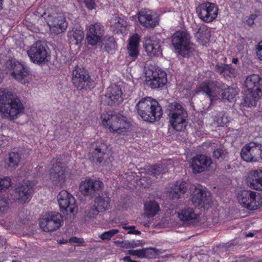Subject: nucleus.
<instances>
[{
    "label": "nucleus",
    "instance_id": "nucleus-1",
    "mask_svg": "<svg viewBox=\"0 0 262 262\" xmlns=\"http://www.w3.org/2000/svg\"><path fill=\"white\" fill-rule=\"evenodd\" d=\"M23 110V105L16 95L10 91H3L0 89V112L3 117L14 119Z\"/></svg>",
    "mask_w": 262,
    "mask_h": 262
},
{
    "label": "nucleus",
    "instance_id": "nucleus-2",
    "mask_svg": "<svg viewBox=\"0 0 262 262\" xmlns=\"http://www.w3.org/2000/svg\"><path fill=\"white\" fill-rule=\"evenodd\" d=\"M138 113L145 121L154 122L159 120L163 114L158 102L151 97L141 99L136 105Z\"/></svg>",
    "mask_w": 262,
    "mask_h": 262
},
{
    "label": "nucleus",
    "instance_id": "nucleus-3",
    "mask_svg": "<svg viewBox=\"0 0 262 262\" xmlns=\"http://www.w3.org/2000/svg\"><path fill=\"white\" fill-rule=\"evenodd\" d=\"M101 118L103 126L113 133L124 135L130 127L127 118L120 114L104 112L101 114Z\"/></svg>",
    "mask_w": 262,
    "mask_h": 262
},
{
    "label": "nucleus",
    "instance_id": "nucleus-4",
    "mask_svg": "<svg viewBox=\"0 0 262 262\" xmlns=\"http://www.w3.org/2000/svg\"><path fill=\"white\" fill-rule=\"evenodd\" d=\"M169 122L174 129L182 131L186 126L187 111L179 103H172L168 107Z\"/></svg>",
    "mask_w": 262,
    "mask_h": 262
},
{
    "label": "nucleus",
    "instance_id": "nucleus-5",
    "mask_svg": "<svg viewBox=\"0 0 262 262\" xmlns=\"http://www.w3.org/2000/svg\"><path fill=\"white\" fill-rule=\"evenodd\" d=\"M27 54L31 61L39 64L47 62L50 57L48 47L41 41L33 43L27 51Z\"/></svg>",
    "mask_w": 262,
    "mask_h": 262
},
{
    "label": "nucleus",
    "instance_id": "nucleus-6",
    "mask_svg": "<svg viewBox=\"0 0 262 262\" xmlns=\"http://www.w3.org/2000/svg\"><path fill=\"white\" fill-rule=\"evenodd\" d=\"M237 200L240 204L249 210H255L262 205V197L257 192L251 190H244L238 193Z\"/></svg>",
    "mask_w": 262,
    "mask_h": 262
},
{
    "label": "nucleus",
    "instance_id": "nucleus-7",
    "mask_svg": "<svg viewBox=\"0 0 262 262\" xmlns=\"http://www.w3.org/2000/svg\"><path fill=\"white\" fill-rule=\"evenodd\" d=\"M172 44L174 49L184 56H187L193 47L187 32L177 31L172 36Z\"/></svg>",
    "mask_w": 262,
    "mask_h": 262
},
{
    "label": "nucleus",
    "instance_id": "nucleus-8",
    "mask_svg": "<svg viewBox=\"0 0 262 262\" xmlns=\"http://www.w3.org/2000/svg\"><path fill=\"white\" fill-rule=\"evenodd\" d=\"M145 81L152 89L163 86L167 82L166 74L161 69L151 67L145 70Z\"/></svg>",
    "mask_w": 262,
    "mask_h": 262
},
{
    "label": "nucleus",
    "instance_id": "nucleus-9",
    "mask_svg": "<svg viewBox=\"0 0 262 262\" xmlns=\"http://www.w3.org/2000/svg\"><path fill=\"white\" fill-rule=\"evenodd\" d=\"M196 13L203 21L209 23L212 22L217 17L219 7L214 3L206 2L200 4L196 7Z\"/></svg>",
    "mask_w": 262,
    "mask_h": 262
},
{
    "label": "nucleus",
    "instance_id": "nucleus-10",
    "mask_svg": "<svg viewBox=\"0 0 262 262\" xmlns=\"http://www.w3.org/2000/svg\"><path fill=\"white\" fill-rule=\"evenodd\" d=\"M61 221L62 216L58 212H48L40 220L39 226L43 231L52 232L61 226Z\"/></svg>",
    "mask_w": 262,
    "mask_h": 262
},
{
    "label": "nucleus",
    "instance_id": "nucleus-11",
    "mask_svg": "<svg viewBox=\"0 0 262 262\" xmlns=\"http://www.w3.org/2000/svg\"><path fill=\"white\" fill-rule=\"evenodd\" d=\"M191 201L195 206L206 209L210 208L212 203L210 192L202 187L195 188Z\"/></svg>",
    "mask_w": 262,
    "mask_h": 262
},
{
    "label": "nucleus",
    "instance_id": "nucleus-12",
    "mask_svg": "<svg viewBox=\"0 0 262 262\" xmlns=\"http://www.w3.org/2000/svg\"><path fill=\"white\" fill-rule=\"evenodd\" d=\"M262 152V144L254 142L245 145L241 150V157L247 162L256 161Z\"/></svg>",
    "mask_w": 262,
    "mask_h": 262
},
{
    "label": "nucleus",
    "instance_id": "nucleus-13",
    "mask_svg": "<svg viewBox=\"0 0 262 262\" xmlns=\"http://www.w3.org/2000/svg\"><path fill=\"white\" fill-rule=\"evenodd\" d=\"M72 80L75 86L79 90L89 88L91 85V79L88 73L80 68L73 70Z\"/></svg>",
    "mask_w": 262,
    "mask_h": 262
},
{
    "label": "nucleus",
    "instance_id": "nucleus-14",
    "mask_svg": "<svg viewBox=\"0 0 262 262\" xmlns=\"http://www.w3.org/2000/svg\"><path fill=\"white\" fill-rule=\"evenodd\" d=\"M105 102L110 105H117L123 102V93L120 86L116 84L110 86L104 95Z\"/></svg>",
    "mask_w": 262,
    "mask_h": 262
},
{
    "label": "nucleus",
    "instance_id": "nucleus-15",
    "mask_svg": "<svg viewBox=\"0 0 262 262\" xmlns=\"http://www.w3.org/2000/svg\"><path fill=\"white\" fill-rule=\"evenodd\" d=\"M212 161L211 159L204 155H199L192 159L191 167L193 172L199 173L209 170Z\"/></svg>",
    "mask_w": 262,
    "mask_h": 262
},
{
    "label": "nucleus",
    "instance_id": "nucleus-16",
    "mask_svg": "<svg viewBox=\"0 0 262 262\" xmlns=\"http://www.w3.org/2000/svg\"><path fill=\"white\" fill-rule=\"evenodd\" d=\"M90 154L92 160L101 163L103 159L108 156V147L106 144L101 142H95L92 144L90 148Z\"/></svg>",
    "mask_w": 262,
    "mask_h": 262
},
{
    "label": "nucleus",
    "instance_id": "nucleus-17",
    "mask_svg": "<svg viewBox=\"0 0 262 262\" xmlns=\"http://www.w3.org/2000/svg\"><path fill=\"white\" fill-rule=\"evenodd\" d=\"M86 39L89 44L92 46L100 42L102 38L104 27L100 23L91 24L88 28Z\"/></svg>",
    "mask_w": 262,
    "mask_h": 262
},
{
    "label": "nucleus",
    "instance_id": "nucleus-18",
    "mask_svg": "<svg viewBox=\"0 0 262 262\" xmlns=\"http://www.w3.org/2000/svg\"><path fill=\"white\" fill-rule=\"evenodd\" d=\"M160 40L155 36H146L144 38V47L147 55L150 57L162 55Z\"/></svg>",
    "mask_w": 262,
    "mask_h": 262
},
{
    "label": "nucleus",
    "instance_id": "nucleus-19",
    "mask_svg": "<svg viewBox=\"0 0 262 262\" xmlns=\"http://www.w3.org/2000/svg\"><path fill=\"white\" fill-rule=\"evenodd\" d=\"M12 76L18 81L26 84L29 82V71L28 68L24 63L15 62L12 66Z\"/></svg>",
    "mask_w": 262,
    "mask_h": 262
},
{
    "label": "nucleus",
    "instance_id": "nucleus-20",
    "mask_svg": "<svg viewBox=\"0 0 262 262\" xmlns=\"http://www.w3.org/2000/svg\"><path fill=\"white\" fill-rule=\"evenodd\" d=\"M196 93H201L207 96L212 102L217 97L219 94V88L213 82L204 81L196 89Z\"/></svg>",
    "mask_w": 262,
    "mask_h": 262
},
{
    "label": "nucleus",
    "instance_id": "nucleus-21",
    "mask_svg": "<svg viewBox=\"0 0 262 262\" xmlns=\"http://www.w3.org/2000/svg\"><path fill=\"white\" fill-rule=\"evenodd\" d=\"M247 186L254 190L262 191V171L251 170L246 180Z\"/></svg>",
    "mask_w": 262,
    "mask_h": 262
},
{
    "label": "nucleus",
    "instance_id": "nucleus-22",
    "mask_svg": "<svg viewBox=\"0 0 262 262\" xmlns=\"http://www.w3.org/2000/svg\"><path fill=\"white\" fill-rule=\"evenodd\" d=\"M139 23L146 28H154L158 24V20L154 17L153 12L148 9H142L138 14Z\"/></svg>",
    "mask_w": 262,
    "mask_h": 262
},
{
    "label": "nucleus",
    "instance_id": "nucleus-23",
    "mask_svg": "<svg viewBox=\"0 0 262 262\" xmlns=\"http://www.w3.org/2000/svg\"><path fill=\"white\" fill-rule=\"evenodd\" d=\"M102 187L103 183L100 181L88 179L81 182L79 190L83 195H88Z\"/></svg>",
    "mask_w": 262,
    "mask_h": 262
},
{
    "label": "nucleus",
    "instance_id": "nucleus-24",
    "mask_svg": "<svg viewBox=\"0 0 262 262\" xmlns=\"http://www.w3.org/2000/svg\"><path fill=\"white\" fill-rule=\"evenodd\" d=\"M64 13H57L54 15H48L47 18V23L50 28H56L54 31L59 33L66 30V27L64 25Z\"/></svg>",
    "mask_w": 262,
    "mask_h": 262
},
{
    "label": "nucleus",
    "instance_id": "nucleus-25",
    "mask_svg": "<svg viewBox=\"0 0 262 262\" xmlns=\"http://www.w3.org/2000/svg\"><path fill=\"white\" fill-rule=\"evenodd\" d=\"M66 168L63 163L59 162L53 165L50 170V180L54 184L64 182Z\"/></svg>",
    "mask_w": 262,
    "mask_h": 262
},
{
    "label": "nucleus",
    "instance_id": "nucleus-26",
    "mask_svg": "<svg viewBox=\"0 0 262 262\" xmlns=\"http://www.w3.org/2000/svg\"><path fill=\"white\" fill-rule=\"evenodd\" d=\"M246 90L262 93V77L257 74H252L247 77L245 81Z\"/></svg>",
    "mask_w": 262,
    "mask_h": 262
},
{
    "label": "nucleus",
    "instance_id": "nucleus-27",
    "mask_svg": "<svg viewBox=\"0 0 262 262\" xmlns=\"http://www.w3.org/2000/svg\"><path fill=\"white\" fill-rule=\"evenodd\" d=\"M109 23L112 30L117 33H122L125 30L127 25L125 18L124 16H119L118 14L113 15Z\"/></svg>",
    "mask_w": 262,
    "mask_h": 262
},
{
    "label": "nucleus",
    "instance_id": "nucleus-28",
    "mask_svg": "<svg viewBox=\"0 0 262 262\" xmlns=\"http://www.w3.org/2000/svg\"><path fill=\"white\" fill-rule=\"evenodd\" d=\"M261 97H262V93L252 90H245L244 97V105L249 107L255 106Z\"/></svg>",
    "mask_w": 262,
    "mask_h": 262
},
{
    "label": "nucleus",
    "instance_id": "nucleus-29",
    "mask_svg": "<svg viewBox=\"0 0 262 262\" xmlns=\"http://www.w3.org/2000/svg\"><path fill=\"white\" fill-rule=\"evenodd\" d=\"M178 216L180 220L188 223H192L197 220L198 214L195 212L192 207H187L178 212Z\"/></svg>",
    "mask_w": 262,
    "mask_h": 262
},
{
    "label": "nucleus",
    "instance_id": "nucleus-30",
    "mask_svg": "<svg viewBox=\"0 0 262 262\" xmlns=\"http://www.w3.org/2000/svg\"><path fill=\"white\" fill-rule=\"evenodd\" d=\"M32 189L28 185L18 186L15 190L14 196L20 202H25L30 196Z\"/></svg>",
    "mask_w": 262,
    "mask_h": 262
},
{
    "label": "nucleus",
    "instance_id": "nucleus-31",
    "mask_svg": "<svg viewBox=\"0 0 262 262\" xmlns=\"http://www.w3.org/2000/svg\"><path fill=\"white\" fill-rule=\"evenodd\" d=\"M187 190L186 183L182 181H177L169 192V196L173 200H178Z\"/></svg>",
    "mask_w": 262,
    "mask_h": 262
},
{
    "label": "nucleus",
    "instance_id": "nucleus-32",
    "mask_svg": "<svg viewBox=\"0 0 262 262\" xmlns=\"http://www.w3.org/2000/svg\"><path fill=\"white\" fill-rule=\"evenodd\" d=\"M78 212V207L74 197L67 192V219H73Z\"/></svg>",
    "mask_w": 262,
    "mask_h": 262
},
{
    "label": "nucleus",
    "instance_id": "nucleus-33",
    "mask_svg": "<svg viewBox=\"0 0 262 262\" xmlns=\"http://www.w3.org/2000/svg\"><path fill=\"white\" fill-rule=\"evenodd\" d=\"M140 39V36L137 34H135L130 37L127 46L128 53L130 56L136 57L138 56Z\"/></svg>",
    "mask_w": 262,
    "mask_h": 262
},
{
    "label": "nucleus",
    "instance_id": "nucleus-34",
    "mask_svg": "<svg viewBox=\"0 0 262 262\" xmlns=\"http://www.w3.org/2000/svg\"><path fill=\"white\" fill-rule=\"evenodd\" d=\"M215 69L217 72L226 78L234 76L235 74V69L230 64L217 63L215 67Z\"/></svg>",
    "mask_w": 262,
    "mask_h": 262
},
{
    "label": "nucleus",
    "instance_id": "nucleus-35",
    "mask_svg": "<svg viewBox=\"0 0 262 262\" xmlns=\"http://www.w3.org/2000/svg\"><path fill=\"white\" fill-rule=\"evenodd\" d=\"M144 207L145 214L148 217L155 216L160 210L159 205L155 201L146 202Z\"/></svg>",
    "mask_w": 262,
    "mask_h": 262
},
{
    "label": "nucleus",
    "instance_id": "nucleus-36",
    "mask_svg": "<svg viewBox=\"0 0 262 262\" xmlns=\"http://www.w3.org/2000/svg\"><path fill=\"white\" fill-rule=\"evenodd\" d=\"M21 159V156L18 152H10L8 158L5 160L8 168L10 170L15 169L18 166Z\"/></svg>",
    "mask_w": 262,
    "mask_h": 262
},
{
    "label": "nucleus",
    "instance_id": "nucleus-37",
    "mask_svg": "<svg viewBox=\"0 0 262 262\" xmlns=\"http://www.w3.org/2000/svg\"><path fill=\"white\" fill-rule=\"evenodd\" d=\"M96 207L99 212L105 211L110 207V198L107 194H102L98 196L95 200Z\"/></svg>",
    "mask_w": 262,
    "mask_h": 262
},
{
    "label": "nucleus",
    "instance_id": "nucleus-38",
    "mask_svg": "<svg viewBox=\"0 0 262 262\" xmlns=\"http://www.w3.org/2000/svg\"><path fill=\"white\" fill-rule=\"evenodd\" d=\"M195 36L201 44L204 45L208 41L210 37V32L206 26L203 25L200 27Z\"/></svg>",
    "mask_w": 262,
    "mask_h": 262
},
{
    "label": "nucleus",
    "instance_id": "nucleus-39",
    "mask_svg": "<svg viewBox=\"0 0 262 262\" xmlns=\"http://www.w3.org/2000/svg\"><path fill=\"white\" fill-rule=\"evenodd\" d=\"M238 93V89L227 86L224 88L223 92L222 93V98L225 100L231 101L233 100Z\"/></svg>",
    "mask_w": 262,
    "mask_h": 262
},
{
    "label": "nucleus",
    "instance_id": "nucleus-40",
    "mask_svg": "<svg viewBox=\"0 0 262 262\" xmlns=\"http://www.w3.org/2000/svg\"><path fill=\"white\" fill-rule=\"evenodd\" d=\"M99 212L95 205L90 206L85 210L84 220L85 221H93L98 216Z\"/></svg>",
    "mask_w": 262,
    "mask_h": 262
},
{
    "label": "nucleus",
    "instance_id": "nucleus-41",
    "mask_svg": "<svg viewBox=\"0 0 262 262\" xmlns=\"http://www.w3.org/2000/svg\"><path fill=\"white\" fill-rule=\"evenodd\" d=\"M214 122L219 126H226L229 122L227 115L224 112L219 113L213 118Z\"/></svg>",
    "mask_w": 262,
    "mask_h": 262
},
{
    "label": "nucleus",
    "instance_id": "nucleus-42",
    "mask_svg": "<svg viewBox=\"0 0 262 262\" xmlns=\"http://www.w3.org/2000/svg\"><path fill=\"white\" fill-rule=\"evenodd\" d=\"M68 37L70 39H72V37L75 40V44L80 42L84 37V32L80 29H76L75 31H69Z\"/></svg>",
    "mask_w": 262,
    "mask_h": 262
},
{
    "label": "nucleus",
    "instance_id": "nucleus-43",
    "mask_svg": "<svg viewBox=\"0 0 262 262\" xmlns=\"http://www.w3.org/2000/svg\"><path fill=\"white\" fill-rule=\"evenodd\" d=\"M57 200L60 211L64 213L66 211V191L62 190L60 192L57 196Z\"/></svg>",
    "mask_w": 262,
    "mask_h": 262
},
{
    "label": "nucleus",
    "instance_id": "nucleus-44",
    "mask_svg": "<svg viewBox=\"0 0 262 262\" xmlns=\"http://www.w3.org/2000/svg\"><path fill=\"white\" fill-rule=\"evenodd\" d=\"M120 246L126 249L134 248L135 247L141 246L142 241L140 240L132 241L130 242L125 241L120 242Z\"/></svg>",
    "mask_w": 262,
    "mask_h": 262
},
{
    "label": "nucleus",
    "instance_id": "nucleus-45",
    "mask_svg": "<svg viewBox=\"0 0 262 262\" xmlns=\"http://www.w3.org/2000/svg\"><path fill=\"white\" fill-rule=\"evenodd\" d=\"M106 50L115 46V40L113 37L106 36L101 39L100 41Z\"/></svg>",
    "mask_w": 262,
    "mask_h": 262
},
{
    "label": "nucleus",
    "instance_id": "nucleus-46",
    "mask_svg": "<svg viewBox=\"0 0 262 262\" xmlns=\"http://www.w3.org/2000/svg\"><path fill=\"white\" fill-rule=\"evenodd\" d=\"M127 254L139 258H144L147 256V250L144 249L135 250H129L127 251Z\"/></svg>",
    "mask_w": 262,
    "mask_h": 262
},
{
    "label": "nucleus",
    "instance_id": "nucleus-47",
    "mask_svg": "<svg viewBox=\"0 0 262 262\" xmlns=\"http://www.w3.org/2000/svg\"><path fill=\"white\" fill-rule=\"evenodd\" d=\"M119 231L116 229H113L109 231H105L100 234L99 237L102 240L110 239L114 235L118 233Z\"/></svg>",
    "mask_w": 262,
    "mask_h": 262
},
{
    "label": "nucleus",
    "instance_id": "nucleus-48",
    "mask_svg": "<svg viewBox=\"0 0 262 262\" xmlns=\"http://www.w3.org/2000/svg\"><path fill=\"white\" fill-rule=\"evenodd\" d=\"M122 228L126 230H128L127 234L140 235L141 232L139 230H136L135 226H126V224L122 225Z\"/></svg>",
    "mask_w": 262,
    "mask_h": 262
},
{
    "label": "nucleus",
    "instance_id": "nucleus-49",
    "mask_svg": "<svg viewBox=\"0 0 262 262\" xmlns=\"http://www.w3.org/2000/svg\"><path fill=\"white\" fill-rule=\"evenodd\" d=\"M11 179L10 178L7 177L4 179L0 180V191L3 189H7L11 186Z\"/></svg>",
    "mask_w": 262,
    "mask_h": 262
},
{
    "label": "nucleus",
    "instance_id": "nucleus-50",
    "mask_svg": "<svg viewBox=\"0 0 262 262\" xmlns=\"http://www.w3.org/2000/svg\"><path fill=\"white\" fill-rule=\"evenodd\" d=\"M147 170L150 171L156 177L163 172L161 167L157 165L148 166Z\"/></svg>",
    "mask_w": 262,
    "mask_h": 262
},
{
    "label": "nucleus",
    "instance_id": "nucleus-51",
    "mask_svg": "<svg viewBox=\"0 0 262 262\" xmlns=\"http://www.w3.org/2000/svg\"><path fill=\"white\" fill-rule=\"evenodd\" d=\"M255 54L257 58L262 61V40L256 45L255 47Z\"/></svg>",
    "mask_w": 262,
    "mask_h": 262
},
{
    "label": "nucleus",
    "instance_id": "nucleus-52",
    "mask_svg": "<svg viewBox=\"0 0 262 262\" xmlns=\"http://www.w3.org/2000/svg\"><path fill=\"white\" fill-rule=\"evenodd\" d=\"M8 203L6 199L0 198V214L8 210Z\"/></svg>",
    "mask_w": 262,
    "mask_h": 262
},
{
    "label": "nucleus",
    "instance_id": "nucleus-53",
    "mask_svg": "<svg viewBox=\"0 0 262 262\" xmlns=\"http://www.w3.org/2000/svg\"><path fill=\"white\" fill-rule=\"evenodd\" d=\"M69 242L74 246H80L83 244L84 241L83 238H78L76 237H72L69 239Z\"/></svg>",
    "mask_w": 262,
    "mask_h": 262
},
{
    "label": "nucleus",
    "instance_id": "nucleus-54",
    "mask_svg": "<svg viewBox=\"0 0 262 262\" xmlns=\"http://www.w3.org/2000/svg\"><path fill=\"white\" fill-rule=\"evenodd\" d=\"M89 10L94 9L96 8L95 0H81Z\"/></svg>",
    "mask_w": 262,
    "mask_h": 262
},
{
    "label": "nucleus",
    "instance_id": "nucleus-55",
    "mask_svg": "<svg viewBox=\"0 0 262 262\" xmlns=\"http://www.w3.org/2000/svg\"><path fill=\"white\" fill-rule=\"evenodd\" d=\"M138 183L143 187L146 188L148 187L150 185L151 181L150 180H147L145 177H142L139 180Z\"/></svg>",
    "mask_w": 262,
    "mask_h": 262
},
{
    "label": "nucleus",
    "instance_id": "nucleus-56",
    "mask_svg": "<svg viewBox=\"0 0 262 262\" xmlns=\"http://www.w3.org/2000/svg\"><path fill=\"white\" fill-rule=\"evenodd\" d=\"M223 154V151L221 149H216L213 151V156L214 158L219 159L220 157H222Z\"/></svg>",
    "mask_w": 262,
    "mask_h": 262
},
{
    "label": "nucleus",
    "instance_id": "nucleus-57",
    "mask_svg": "<svg viewBox=\"0 0 262 262\" xmlns=\"http://www.w3.org/2000/svg\"><path fill=\"white\" fill-rule=\"evenodd\" d=\"M123 260L125 261H126V262H130L131 261H132L133 260H132L130 259V257L129 256H125L123 258Z\"/></svg>",
    "mask_w": 262,
    "mask_h": 262
},
{
    "label": "nucleus",
    "instance_id": "nucleus-58",
    "mask_svg": "<svg viewBox=\"0 0 262 262\" xmlns=\"http://www.w3.org/2000/svg\"><path fill=\"white\" fill-rule=\"evenodd\" d=\"M3 76L1 69H0V83L3 81Z\"/></svg>",
    "mask_w": 262,
    "mask_h": 262
},
{
    "label": "nucleus",
    "instance_id": "nucleus-59",
    "mask_svg": "<svg viewBox=\"0 0 262 262\" xmlns=\"http://www.w3.org/2000/svg\"><path fill=\"white\" fill-rule=\"evenodd\" d=\"M247 21H248V24H249V25H252V24H254V21H253V19H249L247 20Z\"/></svg>",
    "mask_w": 262,
    "mask_h": 262
},
{
    "label": "nucleus",
    "instance_id": "nucleus-60",
    "mask_svg": "<svg viewBox=\"0 0 262 262\" xmlns=\"http://www.w3.org/2000/svg\"><path fill=\"white\" fill-rule=\"evenodd\" d=\"M238 61V60L237 58H233V60H232V62L235 63V64H236Z\"/></svg>",
    "mask_w": 262,
    "mask_h": 262
},
{
    "label": "nucleus",
    "instance_id": "nucleus-61",
    "mask_svg": "<svg viewBox=\"0 0 262 262\" xmlns=\"http://www.w3.org/2000/svg\"><path fill=\"white\" fill-rule=\"evenodd\" d=\"M254 236V234L252 233H249L247 234V237H253Z\"/></svg>",
    "mask_w": 262,
    "mask_h": 262
},
{
    "label": "nucleus",
    "instance_id": "nucleus-62",
    "mask_svg": "<svg viewBox=\"0 0 262 262\" xmlns=\"http://www.w3.org/2000/svg\"><path fill=\"white\" fill-rule=\"evenodd\" d=\"M2 8V0H0V10H1Z\"/></svg>",
    "mask_w": 262,
    "mask_h": 262
},
{
    "label": "nucleus",
    "instance_id": "nucleus-63",
    "mask_svg": "<svg viewBox=\"0 0 262 262\" xmlns=\"http://www.w3.org/2000/svg\"><path fill=\"white\" fill-rule=\"evenodd\" d=\"M12 262H19V261L18 260H13L12 261Z\"/></svg>",
    "mask_w": 262,
    "mask_h": 262
},
{
    "label": "nucleus",
    "instance_id": "nucleus-64",
    "mask_svg": "<svg viewBox=\"0 0 262 262\" xmlns=\"http://www.w3.org/2000/svg\"><path fill=\"white\" fill-rule=\"evenodd\" d=\"M130 262H138V261H136V260H132V261H131Z\"/></svg>",
    "mask_w": 262,
    "mask_h": 262
}]
</instances>
